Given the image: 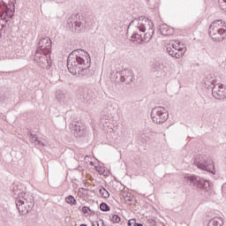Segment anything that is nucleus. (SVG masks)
<instances>
[{
  "instance_id": "nucleus-1",
  "label": "nucleus",
  "mask_w": 226,
  "mask_h": 226,
  "mask_svg": "<svg viewBox=\"0 0 226 226\" xmlns=\"http://www.w3.org/2000/svg\"><path fill=\"white\" fill-rule=\"evenodd\" d=\"M132 26L135 27V29H139L140 33H146V31H147L146 34H144V36L139 34V32L134 31L133 34L132 35V39H141V41L148 43V41H151V40L153 39V36H154V26L153 25V21L144 16L132 20L129 27Z\"/></svg>"
},
{
  "instance_id": "nucleus-2",
  "label": "nucleus",
  "mask_w": 226,
  "mask_h": 226,
  "mask_svg": "<svg viewBox=\"0 0 226 226\" xmlns=\"http://www.w3.org/2000/svg\"><path fill=\"white\" fill-rule=\"evenodd\" d=\"M87 57H90L87 51L82 49H74L69 54L67 58V68L72 75H77L78 72L86 66Z\"/></svg>"
},
{
  "instance_id": "nucleus-3",
  "label": "nucleus",
  "mask_w": 226,
  "mask_h": 226,
  "mask_svg": "<svg viewBox=\"0 0 226 226\" xmlns=\"http://www.w3.org/2000/svg\"><path fill=\"white\" fill-rule=\"evenodd\" d=\"M225 23L222 20L214 21L210 26L208 34L213 41H223L226 38Z\"/></svg>"
},
{
  "instance_id": "nucleus-4",
  "label": "nucleus",
  "mask_w": 226,
  "mask_h": 226,
  "mask_svg": "<svg viewBox=\"0 0 226 226\" xmlns=\"http://www.w3.org/2000/svg\"><path fill=\"white\" fill-rule=\"evenodd\" d=\"M194 165L200 169L201 170H206L207 172H211L215 169V164L213 163V159L209 155L198 154L194 158Z\"/></svg>"
},
{
  "instance_id": "nucleus-5",
  "label": "nucleus",
  "mask_w": 226,
  "mask_h": 226,
  "mask_svg": "<svg viewBox=\"0 0 226 226\" xmlns=\"http://www.w3.org/2000/svg\"><path fill=\"white\" fill-rule=\"evenodd\" d=\"M151 119L155 124H163L169 119V113L163 107H155L151 111Z\"/></svg>"
},
{
  "instance_id": "nucleus-6",
  "label": "nucleus",
  "mask_w": 226,
  "mask_h": 226,
  "mask_svg": "<svg viewBox=\"0 0 226 226\" xmlns=\"http://www.w3.org/2000/svg\"><path fill=\"white\" fill-rule=\"evenodd\" d=\"M185 181H189L190 185L192 186H196L198 190H201L202 192H209V181L197 176L185 177Z\"/></svg>"
},
{
  "instance_id": "nucleus-7",
  "label": "nucleus",
  "mask_w": 226,
  "mask_h": 226,
  "mask_svg": "<svg viewBox=\"0 0 226 226\" xmlns=\"http://www.w3.org/2000/svg\"><path fill=\"white\" fill-rule=\"evenodd\" d=\"M34 60V63H37V64L44 70H50V67L52 66L50 54H43L40 51H36Z\"/></svg>"
},
{
  "instance_id": "nucleus-8",
  "label": "nucleus",
  "mask_w": 226,
  "mask_h": 226,
  "mask_svg": "<svg viewBox=\"0 0 226 226\" xmlns=\"http://www.w3.org/2000/svg\"><path fill=\"white\" fill-rule=\"evenodd\" d=\"M85 24L84 17L79 14H72L67 19L68 27H75L78 31H82Z\"/></svg>"
},
{
  "instance_id": "nucleus-9",
  "label": "nucleus",
  "mask_w": 226,
  "mask_h": 226,
  "mask_svg": "<svg viewBox=\"0 0 226 226\" xmlns=\"http://www.w3.org/2000/svg\"><path fill=\"white\" fill-rule=\"evenodd\" d=\"M36 52L42 54H50L52 52V41L49 37H44L39 41Z\"/></svg>"
},
{
  "instance_id": "nucleus-10",
  "label": "nucleus",
  "mask_w": 226,
  "mask_h": 226,
  "mask_svg": "<svg viewBox=\"0 0 226 226\" xmlns=\"http://www.w3.org/2000/svg\"><path fill=\"white\" fill-rule=\"evenodd\" d=\"M166 50L171 57H175L176 59H181L183 56H185V53L186 52V49L185 48H176L174 44H171L166 48Z\"/></svg>"
},
{
  "instance_id": "nucleus-11",
  "label": "nucleus",
  "mask_w": 226,
  "mask_h": 226,
  "mask_svg": "<svg viewBox=\"0 0 226 226\" xmlns=\"http://www.w3.org/2000/svg\"><path fill=\"white\" fill-rule=\"evenodd\" d=\"M69 128L71 130L72 134L74 135V137H82L86 133V129L80 122H72L69 125Z\"/></svg>"
},
{
  "instance_id": "nucleus-12",
  "label": "nucleus",
  "mask_w": 226,
  "mask_h": 226,
  "mask_svg": "<svg viewBox=\"0 0 226 226\" xmlns=\"http://www.w3.org/2000/svg\"><path fill=\"white\" fill-rule=\"evenodd\" d=\"M94 72L91 70V56L87 57V64L81 69L79 70L78 75L79 77H93Z\"/></svg>"
},
{
  "instance_id": "nucleus-13",
  "label": "nucleus",
  "mask_w": 226,
  "mask_h": 226,
  "mask_svg": "<svg viewBox=\"0 0 226 226\" xmlns=\"http://www.w3.org/2000/svg\"><path fill=\"white\" fill-rule=\"evenodd\" d=\"M212 96H214L215 100H225L226 87L223 85H215L212 87Z\"/></svg>"
},
{
  "instance_id": "nucleus-14",
  "label": "nucleus",
  "mask_w": 226,
  "mask_h": 226,
  "mask_svg": "<svg viewBox=\"0 0 226 226\" xmlns=\"http://www.w3.org/2000/svg\"><path fill=\"white\" fill-rule=\"evenodd\" d=\"M13 13H15V11L10 10L8 5L3 0H0V19H2V20L11 19Z\"/></svg>"
},
{
  "instance_id": "nucleus-15",
  "label": "nucleus",
  "mask_w": 226,
  "mask_h": 226,
  "mask_svg": "<svg viewBox=\"0 0 226 226\" xmlns=\"http://www.w3.org/2000/svg\"><path fill=\"white\" fill-rule=\"evenodd\" d=\"M117 75H119L120 82H124V84H132L133 82V72L125 69L121 72H117Z\"/></svg>"
},
{
  "instance_id": "nucleus-16",
  "label": "nucleus",
  "mask_w": 226,
  "mask_h": 226,
  "mask_svg": "<svg viewBox=\"0 0 226 226\" xmlns=\"http://www.w3.org/2000/svg\"><path fill=\"white\" fill-rule=\"evenodd\" d=\"M16 206L19 215H21L22 216L27 215V213L31 211V209H29V206L26 205V201L20 199V197L16 200Z\"/></svg>"
},
{
  "instance_id": "nucleus-17",
  "label": "nucleus",
  "mask_w": 226,
  "mask_h": 226,
  "mask_svg": "<svg viewBox=\"0 0 226 226\" xmlns=\"http://www.w3.org/2000/svg\"><path fill=\"white\" fill-rule=\"evenodd\" d=\"M56 98L59 103H62V105H70V103H72V97H70V94H64L61 90L56 91Z\"/></svg>"
},
{
  "instance_id": "nucleus-18",
  "label": "nucleus",
  "mask_w": 226,
  "mask_h": 226,
  "mask_svg": "<svg viewBox=\"0 0 226 226\" xmlns=\"http://www.w3.org/2000/svg\"><path fill=\"white\" fill-rule=\"evenodd\" d=\"M22 200H24L25 204H26L28 206V209H33V207H34V196H33V194H24L22 195Z\"/></svg>"
},
{
  "instance_id": "nucleus-19",
  "label": "nucleus",
  "mask_w": 226,
  "mask_h": 226,
  "mask_svg": "<svg viewBox=\"0 0 226 226\" xmlns=\"http://www.w3.org/2000/svg\"><path fill=\"white\" fill-rule=\"evenodd\" d=\"M160 31L162 36H170L171 34H174V29L170 28V26L167 25L161 26Z\"/></svg>"
},
{
  "instance_id": "nucleus-20",
  "label": "nucleus",
  "mask_w": 226,
  "mask_h": 226,
  "mask_svg": "<svg viewBox=\"0 0 226 226\" xmlns=\"http://www.w3.org/2000/svg\"><path fill=\"white\" fill-rule=\"evenodd\" d=\"M223 219L222 217H215L208 222L207 226H222Z\"/></svg>"
},
{
  "instance_id": "nucleus-21",
  "label": "nucleus",
  "mask_w": 226,
  "mask_h": 226,
  "mask_svg": "<svg viewBox=\"0 0 226 226\" xmlns=\"http://www.w3.org/2000/svg\"><path fill=\"white\" fill-rule=\"evenodd\" d=\"M163 70H167V63L157 62L154 64V72H163Z\"/></svg>"
},
{
  "instance_id": "nucleus-22",
  "label": "nucleus",
  "mask_w": 226,
  "mask_h": 226,
  "mask_svg": "<svg viewBox=\"0 0 226 226\" xmlns=\"http://www.w3.org/2000/svg\"><path fill=\"white\" fill-rule=\"evenodd\" d=\"M204 84L205 87H207V89H209V87L213 88V86H215V79L209 80V77H207L204 79Z\"/></svg>"
},
{
  "instance_id": "nucleus-23",
  "label": "nucleus",
  "mask_w": 226,
  "mask_h": 226,
  "mask_svg": "<svg viewBox=\"0 0 226 226\" xmlns=\"http://www.w3.org/2000/svg\"><path fill=\"white\" fill-rule=\"evenodd\" d=\"M65 201L67 204H71V206H77V200H75V198L72 195L65 198Z\"/></svg>"
},
{
  "instance_id": "nucleus-24",
  "label": "nucleus",
  "mask_w": 226,
  "mask_h": 226,
  "mask_svg": "<svg viewBox=\"0 0 226 226\" xmlns=\"http://www.w3.org/2000/svg\"><path fill=\"white\" fill-rule=\"evenodd\" d=\"M102 197H103V199H109L110 197V193H109V191H107V189L102 187L100 190H99Z\"/></svg>"
},
{
  "instance_id": "nucleus-25",
  "label": "nucleus",
  "mask_w": 226,
  "mask_h": 226,
  "mask_svg": "<svg viewBox=\"0 0 226 226\" xmlns=\"http://www.w3.org/2000/svg\"><path fill=\"white\" fill-rule=\"evenodd\" d=\"M100 209H101V211L107 212V211H110V207H109V205L107 203L102 202L100 205Z\"/></svg>"
},
{
  "instance_id": "nucleus-26",
  "label": "nucleus",
  "mask_w": 226,
  "mask_h": 226,
  "mask_svg": "<svg viewBox=\"0 0 226 226\" xmlns=\"http://www.w3.org/2000/svg\"><path fill=\"white\" fill-rule=\"evenodd\" d=\"M219 6L222 11H226V0H219Z\"/></svg>"
},
{
  "instance_id": "nucleus-27",
  "label": "nucleus",
  "mask_w": 226,
  "mask_h": 226,
  "mask_svg": "<svg viewBox=\"0 0 226 226\" xmlns=\"http://www.w3.org/2000/svg\"><path fill=\"white\" fill-rule=\"evenodd\" d=\"M111 222H113V223H119L121 222V217L117 215H112Z\"/></svg>"
},
{
  "instance_id": "nucleus-28",
  "label": "nucleus",
  "mask_w": 226,
  "mask_h": 226,
  "mask_svg": "<svg viewBox=\"0 0 226 226\" xmlns=\"http://www.w3.org/2000/svg\"><path fill=\"white\" fill-rule=\"evenodd\" d=\"M30 136H31V140L33 144H35L38 142V136H36V134L30 133Z\"/></svg>"
},
{
  "instance_id": "nucleus-29",
  "label": "nucleus",
  "mask_w": 226,
  "mask_h": 226,
  "mask_svg": "<svg viewBox=\"0 0 226 226\" xmlns=\"http://www.w3.org/2000/svg\"><path fill=\"white\" fill-rule=\"evenodd\" d=\"M130 223H132L133 226H144V225H142V223L137 222V221L135 219H131Z\"/></svg>"
},
{
  "instance_id": "nucleus-30",
  "label": "nucleus",
  "mask_w": 226,
  "mask_h": 226,
  "mask_svg": "<svg viewBox=\"0 0 226 226\" xmlns=\"http://www.w3.org/2000/svg\"><path fill=\"white\" fill-rule=\"evenodd\" d=\"M88 211H91V208H89L88 207H82V212L84 213V215H87V213H88Z\"/></svg>"
},
{
  "instance_id": "nucleus-31",
  "label": "nucleus",
  "mask_w": 226,
  "mask_h": 226,
  "mask_svg": "<svg viewBox=\"0 0 226 226\" xmlns=\"http://www.w3.org/2000/svg\"><path fill=\"white\" fill-rule=\"evenodd\" d=\"M45 146V143H43V141L38 139L37 142L35 143V146Z\"/></svg>"
},
{
  "instance_id": "nucleus-32",
  "label": "nucleus",
  "mask_w": 226,
  "mask_h": 226,
  "mask_svg": "<svg viewBox=\"0 0 226 226\" xmlns=\"http://www.w3.org/2000/svg\"><path fill=\"white\" fill-rule=\"evenodd\" d=\"M105 226V223L103 222V220H100L98 222H97V226Z\"/></svg>"
},
{
  "instance_id": "nucleus-33",
  "label": "nucleus",
  "mask_w": 226,
  "mask_h": 226,
  "mask_svg": "<svg viewBox=\"0 0 226 226\" xmlns=\"http://www.w3.org/2000/svg\"><path fill=\"white\" fill-rule=\"evenodd\" d=\"M174 47H176V49H181V47H179V45L174 44Z\"/></svg>"
},
{
  "instance_id": "nucleus-34",
  "label": "nucleus",
  "mask_w": 226,
  "mask_h": 226,
  "mask_svg": "<svg viewBox=\"0 0 226 226\" xmlns=\"http://www.w3.org/2000/svg\"><path fill=\"white\" fill-rule=\"evenodd\" d=\"M128 225H129V226H132V225H133V222H130V220H129Z\"/></svg>"
},
{
  "instance_id": "nucleus-35",
  "label": "nucleus",
  "mask_w": 226,
  "mask_h": 226,
  "mask_svg": "<svg viewBox=\"0 0 226 226\" xmlns=\"http://www.w3.org/2000/svg\"><path fill=\"white\" fill-rule=\"evenodd\" d=\"M80 226H87V224H80Z\"/></svg>"
}]
</instances>
